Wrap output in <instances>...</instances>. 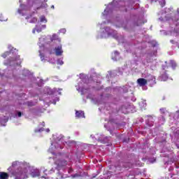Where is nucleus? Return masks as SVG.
<instances>
[{"label":"nucleus","instance_id":"1","mask_svg":"<svg viewBox=\"0 0 179 179\" xmlns=\"http://www.w3.org/2000/svg\"><path fill=\"white\" fill-rule=\"evenodd\" d=\"M132 166L131 162H119L115 165V173H120L122 169H131Z\"/></svg>","mask_w":179,"mask_h":179},{"label":"nucleus","instance_id":"2","mask_svg":"<svg viewBox=\"0 0 179 179\" xmlns=\"http://www.w3.org/2000/svg\"><path fill=\"white\" fill-rule=\"evenodd\" d=\"M12 176H14L15 177H20L21 178H29L27 176V174L26 172H24L23 170H20L17 171H13L12 172Z\"/></svg>","mask_w":179,"mask_h":179},{"label":"nucleus","instance_id":"3","mask_svg":"<svg viewBox=\"0 0 179 179\" xmlns=\"http://www.w3.org/2000/svg\"><path fill=\"white\" fill-rule=\"evenodd\" d=\"M55 55L57 57H61L64 54V50H62V45H59L55 48Z\"/></svg>","mask_w":179,"mask_h":179},{"label":"nucleus","instance_id":"4","mask_svg":"<svg viewBox=\"0 0 179 179\" xmlns=\"http://www.w3.org/2000/svg\"><path fill=\"white\" fill-rule=\"evenodd\" d=\"M137 83L139 86H141L142 87L146 86V85H148V80H146L145 78H138L137 80Z\"/></svg>","mask_w":179,"mask_h":179},{"label":"nucleus","instance_id":"5","mask_svg":"<svg viewBox=\"0 0 179 179\" xmlns=\"http://www.w3.org/2000/svg\"><path fill=\"white\" fill-rule=\"evenodd\" d=\"M26 19L29 22V23H36L37 22V17H33V15H29L26 17Z\"/></svg>","mask_w":179,"mask_h":179},{"label":"nucleus","instance_id":"6","mask_svg":"<svg viewBox=\"0 0 179 179\" xmlns=\"http://www.w3.org/2000/svg\"><path fill=\"white\" fill-rule=\"evenodd\" d=\"M50 41L52 43H54V41H58V43H61V38H59L58 35L54 34L53 35H52Z\"/></svg>","mask_w":179,"mask_h":179},{"label":"nucleus","instance_id":"7","mask_svg":"<svg viewBox=\"0 0 179 179\" xmlns=\"http://www.w3.org/2000/svg\"><path fill=\"white\" fill-rule=\"evenodd\" d=\"M31 176L33 178H36L37 177H40V171L36 169V170H34V171H32L31 173Z\"/></svg>","mask_w":179,"mask_h":179},{"label":"nucleus","instance_id":"8","mask_svg":"<svg viewBox=\"0 0 179 179\" xmlns=\"http://www.w3.org/2000/svg\"><path fill=\"white\" fill-rule=\"evenodd\" d=\"M76 118H83V117H85V112L80 111V110H77L76 112Z\"/></svg>","mask_w":179,"mask_h":179},{"label":"nucleus","instance_id":"9","mask_svg":"<svg viewBox=\"0 0 179 179\" xmlns=\"http://www.w3.org/2000/svg\"><path fill=\"white\" fill-rule=\"evenodd\" d=\"M9 178V175L6 172H0V179H8Z\"/></svg>","mask_w":179,"mask_h":179},{"label":"nucleus","instance_id":"10","mask_svg":"<svg viewBox=\"0 0 179 179\" xmlns=\"http://www.w3.org/2000/svg\"><path fill=\"white\" fill-rule=\"evenodd\" d=\"M20 58V56H17L16 57H11V58L8 59V62L7 63H6V65H9V64H10V62L17 61V60H19Z\"/></svg>","mask_w":179,"mask_h":179},{"label":"nucleus","instance_id":"11","mask_svg":"<svg viewBox=\"0 0 179 179\" xmlns=\"http://www.w3.org/2000/svg\"><path fill=\"white\" fill-rule=\"evenodd\" d=\"M10 52H9V51H6V52H5L4 53H3L2 55H1V57H3V58H6V57H9V55H10Z\"/></svg>","mask_w":179,"mask_h":179},{"label":"nucleus","instance_id":"12","mask_svg":"<svg viewBox=\"0 0 179 179\" xmlns=\"http://www.w3.org/2000/svg\"><path fill=\"white\" fill-rule=\"evenodd\" d=\"M44 8H48V4L47 3H42L40 7H38L36 9L38 10V9Z\"/></svg>","mask_w":179,"mask_h":179},{"label":"nucleus","instance_id":"13","mask_svg":"<svg viewBox=\"0 0 179 179\" xmlns=\"http://www.w3.org/2000/svg\"><path fill=\"white\" fill-rule=\"evenodd\" d=\"M171 66L174 69L177 66V64L173 61H171Z\"/></svg>","mask_w":179,"mask_h":179},{"label":"nucleus","instance_id":"14","mask_svg":"<svg viewBox=\"0 0 179 179\" xmlns=\"http://www.w3.org/2000/svg\"><path fill=\"white\" fill-rule=\"evenodd\" d=\"M41 22H45V23H47V20L45 19V16L41 17Z\"/></svg>","mask_w":179,"mask_h":179},{"label":"nucleus","instance_id":"15","mask_svg":"<svg viewBox=\"0 0 179 179\" xmlns=\"http://www.w3.org/2000/svg\"><path fill=\"white\" fill-rule=\"evenodd\" d=\"M57 64H58L59 65H64V62H63L62 59H59L57 60Z\"/></svg>","mask_w":179,"mask_h":179},{"label":"nucleus","instance_id":"16","mask_svg":"<svg viewBox=\"0 0 179 179\" xmlns=\"http://www.w3.org/2000/svg\"><path fill=\"white\" fill-rule=\"evenodd\" d=\"M44 131V128H41L39 129H36L35 132H43Z\"/></svg>","mask_w":179,"mask_h":179},{"label":"nucleus","instance_id":"17","mask_svg":"<svg viewBox=\"0 0 179 179\" xmlns=\"http://www.w3.org/2000/svg\"><path fill=\"white\" fill-rule=\"evenodd\" d=\"M160 111L162 114H164L166 113V108H162L160 109Z\"/></svg>","mask_w":179,"mask_h":179},{"label":"nucleus","instance_id":"18","mask_svg":"<svg viewBox=\"0 0 179 179\" xmlns=\"http://www.w3.org/2000/svg\"><path fill=\"white\" fill-rule=\"evenodd\" d=\"M40 57H41V61H44V54L40 53Z\"/></svg>","mask_w":179,"mask_h":179},{"label":"nucleus","instance_id":"19","mask_svg":"<svg viewBox=\"0 0 179 179\" xmlns=\"http://www.w3.org/2000/svg\"><path fill=\"white\" fill-rule=\"evenodd\" d=\"M20 8H21L22 9H25V8H26V5H25V4H21V5H20Z\"/></svg>","mask_w":179,"mask_h":179},{"label":"nucleus","instance_id":"20","mask_svg":"<svg viewBox=\"0 0 179 179\" xmlns=\"http://www.w3.org/2000/svg\"><path fill=\"white\" fill-rule=\"evenodd\" d=\"M17 115H18V117H22V113L21 112H18L17 113Z\"/></svg>","mask_w":179,"mask_h":179},{"label":"nucleus","instance_id":"21","mask_svg":"<svg viewBox=\"0 0 179 179\" xmlns=\"http://www.w3.org/2000/svg\"><path fill=\"white\" fill-rule=\"evenodd\" d=\"M73 178H75V177H79V175L78 174H75L73 176H72Z\"/></svg>","mask_w":179,"mask_h":179},{"label":"nucleus","instance_id":"22","mask_svg":"<svg viewBox=\"0 0 179 179\" xmlns=\"http://www.w3.org/2000/svg\"><path fill=\"white\" fill-rule=\"evenodd\" d=\"M32 33H34H34H36V29H34L32 30Z\"/></svg>","mask_w":179,"mask_h":179},{"label":"nucleus","instance_id":"23","mask_svg":"<svg viewBox=\"0 0 179 179\" xmlns=\"http://www.w3.org/2000/svg\"><path fill=\"white\" fill-rule=\"evenodd\" d=\"M18 13H22V10L18 9Z\"/></svg>","mask_w":179,"mask_h":179},{"label":"nucleus","instance_id":"24","mask_svg":"<svg viewBox=\"0 0 179 179\" xmlns=\"http://www.w3.org/2000/svg\"><path fill=\"white\" fill-rule=\"evenodd\" d=\"M43 127H45V122H43Z\"/></svg>","mask_w":179,"mask_h":179},{"label":"nucleus","instance_id":"25","mask_svg":"<svg viewBox=\"0 0 179 179\" xmlns=\"http://www.w3.org/2000/svg\"><path fill=\"white\" fill-rule=\"evenodd\" d=\"M47 132H50V129H47Z\"/></svg>","mask_w":179,"mask_h":179},{"label":"nucleus","instance_id":"26","mask_svg":"<svg viewBox=\"0 0 179 179\" xmlns=\"http://www.w3.org/2000/svg\"><path fill=\"white\" fill-rule=\"evenodd\" d=\"M61 178H65L63 176H61Z\"/></svg>","mask_w":179,"mask_h":179},{"label":"nucleus","instance_id":"27","mask_svg":"<svg viewBox=\"0 0 179 179\" xmlns=\"http://www.w3.org/2000/svg\"><path fill=\"white\" fill-rule=\"evenodd\" d=\"M51 8H52V9H54V6H52Z\"/></svg>","mask_w":179,"mask_h":179},{"label":"nucleus","instance_id":"28","mask_svg":"<svg viewBox=\"0 0 179 179\" xmlns=\"http://www.w3.org/2000/svg\"><path fill=\"white\" fill-rule=\"evenodd\" d=\"M92 178H96V176H92Z\"/></svg>","mask_w":179,"mask_h":179},{"label":"nucleus","instance_id":"29","mask_svg":"<svg viewBox=\"0 0 179 179\" xmlns=\"http://www.w3.org/2000/svg\"><path fill=\"white\" fill-rule=\"evenodd\" d=\"M42 178H45V179H47V178H45V177H44V176H42Z\"/></svg>","mask_w":179,"mask_h":179},{"label":"nucleus","instance_id":"30","mask_svg":"<svg viewBox=\"0 0 179 179\" xmlns=\"http://www.w3.org/2000/svg\"><path fill=\"white\" fill-rule=\"evenodd\" d=\"M59 176H61V173H58Z\"/></svg>","mask_w":179,"mask_h":179},{"label":"nucleus","instance_id":"31","mask_svg":"<svg viewBox=\"0 0 179 179\" xmlns=\"http://www.w3.org/2000/svg\"><path fill=\"white\" fill-rule=\"evenodd\" d=\"M178 48H179V45H178Z\"/></svg>","mask_w":179,"mask_h":179}]
</instances>
